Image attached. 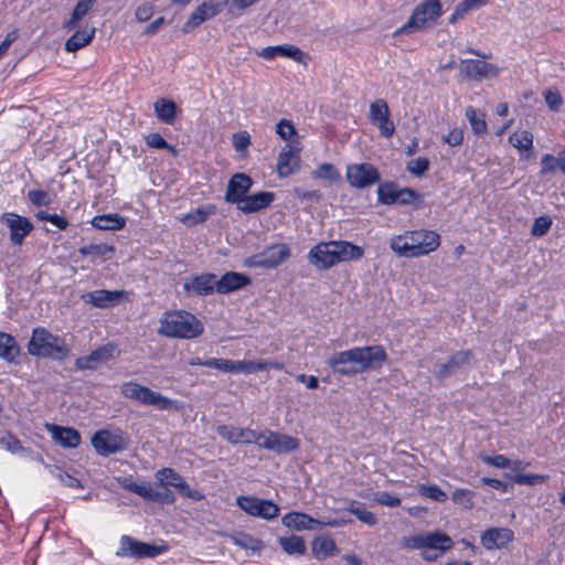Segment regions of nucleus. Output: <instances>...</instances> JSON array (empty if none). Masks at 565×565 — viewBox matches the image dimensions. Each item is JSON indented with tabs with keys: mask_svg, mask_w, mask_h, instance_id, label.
<instances>
[{
	"mask_svg": "<svg viewBox=\"0 0 565 565\" xmlns=\"http://www.w3.org/2000/svg\"><path fill=\"white\" fill-rule=\"evenodd\" d=\"M387 354L382 345L356 347L333 353L327 361L333 372L353 376L385 363Z\"/></svg>",
	"mask_w": 565,
	"mask_h": 565,
	"instance_id": "obj_1",
	"label": "nucleus"
},
{
	"mask_svg": "<svg viewBox=\"0 0 565 565\" xmlns=\"http://www.w3.org/2000/svg\"><path fill=\"white\" fill-rule=\"evenodd\" d=\"M362 247L347 241L321 242L308 253V260L318 269H329L332 266L362 258Z\"/></svg>",
	"mask_w": 565,
	"mask_h": 565,
	"instance_id": "obj_2",
	"label": "nucleus"
},
{
	"mask_svg": "<svg viewBox=\"0 0 565 565\" xmlns=\"http://www.w3.org/2000/svg\"><path fill=\"white\" fill-rule=\"evenodd\" d=\"M439 245V234L429 230L406 231L390 239V247L399 257L425 256L436 250Z\"/></svg>",
	"mask_w": 565,
	"mask_h": 565,
	"instance_id": "obj_3",
	"label": "nucleus"
},
{
	"mask_svg": "<svg viewBox=\"0 0 565 565\" xmlns=\"http://www.w3.org/2000/svg\"><path fill=\"white\" fill-rule=\"evenodd\" d=\"M158 333L173 339H194L204 331V326L193 313L185 310L164 312L160 320Z\"/></svg>",
	"mask_w": 565,
	"mask_h": 565,
	"instance_id": "obj_4",
	"label": "nucleus"
},
{
	"mask_svg": "<svg viewBox=\"0 0 565 565\" xmlns=\"http://www.w3.org/2000/svg\"><path fill=\"white\" fill-rule=\"evenodd\" d=\"M28 351L31 355L56 361L65 360L71 352L63 338L54 335L42 327L33 330Z\"/></svg>",
	"mask_w": 565,
	"mask_h": 565,
	"instance_id": "obj_5",
	"label": "nucleus"
},
{
	"mask_svg": "<svg viewBox=\"0 0 565 565\" xmlns=\"http://www.w3.org/2000/svg\"><path fill=\"white\" fill-rule=\"evenodd\" d=\"M403 545L412 550H422V557L431 562L444 552L450 550L454 542L450 536L441 532H429L403 539Z\"/></svg>",
	"mask_w": 565,
	"mask_h": 565,
	"instance_id": "obj_6",
	"label": "nucleus"
},
{
	"mask_svg": "<svg viewBox=\"0 0 565 565\" xmlns=\"http://www.w3.org/2000/svg\"><path fill=\"white\" fill-rule=\"evenodd\" d=\"M120 392L129 399L137 401L146 406H153L159 411H179L182 407L179 401L167 397L135 382L124 383L120 386Z\"/></svg>",
	"mask_w": 565,
	"mask_h": 565,
	"instance_id": "obj_7",
	"label": "nucleus"
},
{
	"mask_svg": "<svg viewBox=\"0 0 565 565\" xmlns=\"http://www.w3.org/2000/svg\"><path fill=\"white\" fill-rule=\"evenodd\" d=\"M441 13L439 0H426L414 9L411 18L398 32L418 31L429 28L437 22Z\"/></svg>",
	"mask_w": 565,
	"mask_h": 565,
	"instance_id": "obj_8",
	"label": "nucleus"
},
{
	"mask_svg": "<svg viewBox=\"0 0 565 565\" xmlns=\"http://www.w3.org/2000/svg\"><path fill=\"white\" fill-rule=\"evenodd\" d=\"M166 551H168V545L166 543H146L131 536L122 535L116 555L134 558H153Z\"/></svg>",
	"mask_w": 565,
	"mask_h": 565,
	"instance_id": "obj_9",
	"label": "nucleus"
},
{
	"mask_svg": "<svg viewBox=\"0 0 565 565\" xmlns=\"http://www.w3.org/2000/svg\"><path fill=\"white\" fill-rule=\"evenodd\" d=\"M290 256V248L287 244H275L266 249L244 259L247 268H275L282 264Z\"/></svg>",
	"mask_w": 565,
	"mask_h": 565,
	"instance_id": "obj_10",
	"label": "nucleus"
},
{
	"mask_svg": "<svg viewBox=\"0 0 565 565\" xmlns=\"http://www.w3.org/2000/svg\"><path fill=\"white\" fill-rule=\"evenodd\" d=\"M381 179L379 170L367 162L350 163L345 169V180L353 189L363 190L377 183Z\"/></svg>",
	"mask_w": 565,
	"mask_h": 565,
	"instance_id": "obj_11",
	"label": "nucleus"
},
{
	"mask_svg": "<svg viewBox=\"0 0 565 565\" xmlns=\"http://www.w3.org/2000/svg\"><path fill=\"white\" fill-rule=\"evenodd\" d=\"M236 503L245 513L264 520L277 518L280 511L273 501L252 495L237 497Z\"/></svg>",
	"mask_w": 565,
	"mask_h": 565,
	"instance_id": "obj_12",
	"label": "nucleus"
},
{
	"mask_svg": "<svg viewBox=\"0 0 565 565\" xmlns=\"http://www.w3.org/2000/svg\"><path fill=\"white\" fill-rule=\"evenodd\" d=\"M228 4V0H207L198 6L183 24L182 31L189 33L200 24L218 15Z\"/></svg>",
	"mask_w": 565,
	"mask_h": 565,
	"instance_id": "obj_13",
	"label": "nucleus"
},
{
	"mask_svg": "<svg viewBox=\"0 0 565 565\" xmlns=\"http://www.w3.org/2000/svg\"><path fill=\"white\" fill-rule=\"evenodd\" d=\"M156 480L160 486H171L179 490L180 493L194 501L204 499V494L199 490L192 489L188 482L173 469L162 468L156 472Z\"/></svg>",
	"mask_w": 565,
	"mask_h": 565,
	"instance_id": "obj_14",
	"label": "nucleus"
},
{
	"mask_svg": "<svg viewBox=\"0 0 565 565\" xmlns=\"http://www.w3.org/2000/svg\"><path fill=\"white\" fill-rule=\"evenodd\" d=\"M369 119L383 137L391 138L394 135L395 125L390 118L388 105L384 99L380 98L370 104Z\"/></svg>",
	"mask_w": 565,
	"mask_h": 565,
	"instance_id": "obj_15",
	"label": "nucleus"
},
{
	"mask_svg": "<svg viewBox=\"0 0 565 565\" xmlns=\"http://www.w3.org/2000/svg\"><path fill=\"white\" fill-rule=\"evenodd\" d=\"M460 75L468 79L494 78L499 75L500 68L495 64L479 60H462L459 66Z\"/></svg>",
	"mask_w": 565,
	"mask_h": 565,
	"instance_id": "obj_16",
	"label": "nucleus"
},
{
	"mask_svg": "<svg viewBox=\"0 0 565 565\" xmlns=\"http://www.w3.org/2000/svg\"><path fill=\"white\" fill-rule=\"evenodd\" d=\"M1 221L9 227L10 239L14 245H21L33 230V224L28 217L15 213H3Z\"/></svg>",
	"mask_w": 565,
	"mask_h": 565,
	"instance_id": "obj_17",
	"label": "nucleus"
},
{
	"mask_svg": "<svg viewBox=\"0 0 565 565\" xmlns=\"http://www.w3.org/2000/svg\"><path fill=\"white\" fill-rule=\"evenodd\" d=\"M472 359V353L469 350L457 351L449 356L446 362L436 363L433 369V374L437 379H445L455 374L458 370L469 364Z\"/></svg>",
	"mask_w": 565,
	"mask_h": 565,
	"instance_id": "obj_18",
	"label": "nucleus"
},
{
	"mask_svg": "<svg viewBox=\"0 0 565 565\" xmlns=\"http://www.w3.org/2000/svg\"><path fill=\"white\" fill-rule=\"evenodd\" d=\"M183 289L186 294L199 296L211 295L216 291V275L201 274L191 276L184 280Z\"/></svg>",
	"mask_w": 565,
	"mask_h": 565,
	"instance_id": "obj_19",
	"label": "nucleus"
},
{
	"mask_svg": "<svg viewBox=\"0 0 565 565\" xmlns=\"http://www.w3.org/2000/svg\"><path fill=\"white\" fill-rule=\"evenodd\" d=\"M253 185V180L245 173L234 174L228 184L225 193V201L238 205L239 202L246 196L247 192Z\"/></svg>",
	"mask_w": 565,
	"mask_h": 565,
	"instance_id": "obj_20",
	"label": "nucleus"
},
{
	"mask_svg": "<svg viewBox=\"0 0 565 565\" xmlns=\"http://www.w3.org/2000/svg\"><path fill=\"white\" fill-rule=\"evenodd\" d=\"M257 55L267 61L274 60L276 56H282L291 58L298 63H306V60L308 58V55L303 51L292 44L267 46L262 49Z\"/></svg>",
	"mask_w": 565,
	"mask_h": 565,
	"instance_id": "obj_21",
	"label": "nucleus"
},
{
	"mask_svg": "<svg viewBox=\"0 0 565 565\" xmlns=\"http://www.w3.org/2000/svg\"><path fill=\"white\" fill-rule=\"evenodd\" d=\"M513 537V532L508 527H491L481 534L480 541L482 546L490 551L505 547L512 542Z\"/></svg>",
	"mask_w": 565,
	"mask_h": 565,
	"instance_id": "obj_22",
	"label": "nucleus"
},
{
	"mask_svg": "<svg viewBox=\"0 0 565 565\" xmlns=\"http://www.w3.org/2000/svg\"><path fill=\"white\" fill-rule=\"evenodd\" d=\"M45 429L55 443L65 448H76L81 444V435L74 428L45 424Z\"/></svg>",
	"mask_w": 565,
	"mask_h": 565,
	"instance_id": "obj_23",
	"label": "nucleus"
},
{
	"mask_svg": "<svg viewBox=\"0 0 565 565\" xmlns=\"http://www.w3.org/2000/svg\"><path fill=\"white\" fill-rule=\"evenodd\" d=\"M249 282L250 279L246 275L228 271L224 274L220 279H216V292L222 295L230 294L244 288Z\"/></svg>",
	"mask_w": 565,
	"mask_h": 565,
	"instance_id": "obj_24",
	"label": "nucleus"
},
{
	"mask_svg": "<svg viewBox=\"0 0 565 565\" xmlns=\"http://www.w3.org/2000/svg\"><path fill=\"white\" fill-rule=\"evenodd\" d=\"M299 167V157L290 145H285L277 159V173L280 178L292 174Z\"/></svg>",
	"mask_w": 565,
	"mask_h": 565,
	"instance_id": "obj_25",
	"label": "nucleus"
},
{
	"mask_svg": "<svg viewBox=\"0 0 565 565\" xmlns=\"http://www.w3.org/2000/svg\"><path fill=\"white\" fill-rule=\"evenodd\" d=\"M275 199L273 192H258L252 195H246L242 202L238 203L237 209L243 213H254L267 207Z\"/></svg>",
	"mask_w": 565,
	"mask_h": 565,
	"instance_id": "obj_26",
	"label": "nucleus"
},
{
	"mask_svg": "<svg viewBox=\"0 0 565 565\" xmlns=\"http://www.w3.org/2000/svg\"><path fill=\"white\" fill-rule=\"evenodd\" d=\"M284 526L296 531L313 530L315 526H320L321 521H318L310 515L302 512H289L281 519Z\"/></svg>",
	"mask_w": 565,
	"mask_h": 565,
	"instance_id": "obj_27",
	"label": "nucleus"
},
{
	"mask_svg": "<svg viewBox=\"0 0 565 565\" xmlns=\"http://www.w3.org/2000/svg\"><path fill=\"white\" fill-rule=\"evenodd\" d=\"M217 434L232 444H252L255 430L249 428H239L228 425H221L217 427Z\"/></svg>",
	"mask_w": 565,
	"mask_h": 565,
	"instance_id": "obj_28",
	"label": "nucleus"
},
{
	"mask_svg": "<svg viewBox=\"0 0 565 565\" xmlns=\"http://www.w3.org/2000/svg\"><path fill=\"white\" fill-rule=\"evenodd\" d=\"M269 438L271 443L266 445V449L278 454L290 452L299 447V440L286 434L271 431Z\"/></svg>",
	"mask_w": 565,
	"mask_h": 565,
	"instance_id": "obj_29",
	"label": "nucleus"
},
{
	"mask_svg": "<svg viewBox=\"0 0 565 565\" xmlns=\"http://www.w3.org/2000/svg\"><path fill=\"white\" fill-rule=\"evenodd\" d=\"M335 552L337 545L330 535H320L312 541V555L317 559H326Z\"/></svg>",
	"mask_w": 565,
	"mask_h": 565,
	"instance_id": "obj_30",
	"label": "nucleus"
},
{
	"mask_svg": "<svg viewBox=\"0 0 565 565\" xmlns=\"http://www.w3.org/2000/svg\"><path fill=\"white\" fill-rule=\"evenodd\" d=\"M117 481L126 489L132 491L134 493L140 495L141 498L153 501V499H157V489L150 483V482H141L136 483L131 479L124 478L119 479L117 478Z\"/></svg>",
	"mask_w": 565,
	"mask_h": 565,
	"instance_id": "obj_31",
	"label": "nucleus"
},
{
	"mask_svg": "<svg viewBox=\"0 0 565 565\" xmlns=\"http://www.w3.org/2000/svg\"><path fill=\"white\" fill-rule=\"evenodd\" d=\"M216 206L207 204L204 206L196 207L180 217V221L186 226H193L200 223H204L211 215L215 214Z\"/></svg>",
	"mask_w": 565,
	"mask_h": 565,
	"instance_id": "obj_32",
	"label": "nucleus"
},
{
	"mask_svg": "<svg viewBox=\"0 0 565 565\" xmlns=\"http://www.w3.org/2000/svg\"><path fill=\"white\" fill-rule=\"evenodd\" d=\"M157 118L164 124H172L177 116V104L173 100L160 98L153 104Z\"/></svg>",
	"mask_w": 565,
	"mask_h": 565,
	"instance_id": "obj_33",
	"label": "nucleus"
},
{
	"mask_svg": "<svg viewBox=\"0 0 565 565\" xmlns=\"http://www.w3.org/2000/svg\"><path fill=\"white\" fill-rule=\"evenodd\" d=\"M20 353L15 339L4 332H0V358L7 362H13Z\"/></svg>",
	"mask_w": 565,
	"mask_h": 565,
	"instance_id": "obj_34",
	"label": "nucleus"
},
{
	"mask_svg": "<svg viewBox=\"0 0 565 565\" xmlns=\"http://www.w3.org/2000/svg\"><path fill=\"white\" fill-rule=\"evenodd\" d=\"M533 135L527 130H520L513 132L509 137V142L518 149L520 154L525 158H529V154H524L530 152L533 148Z\"/></svg>",
	"mask_w": 565,
	"mask_h": 565,
	"instance_id": "obj_35",
	"label": "nucleus"
},
{
	"mask_svg": "<svg viewBox=\"0 0 565 565\" xmlns=\"http://www.w3.org/2000/svg\"><path fill=\"white\" fill-rule=\"evenodd\" d=\"M311 177L318 180L329 181L331 184H341L342 177L331 163H322L312 171Z\"/></svg>",
	"mask_w": 565,
	"mask_h": 565,
	"instance_id": "obj_36",
	"label": "nucleus"
},
{
	"mask_svg": "<svg viewBox=\"0 0 565 565\" xmlns=\"http://www.w3.org/2000/svg\"><path fill=\"white\" fill-rule=\"evenodd\" d=\"M130 438L121 429H108V454L118 452L127 449Z\"/></svg>",
	"mask_w": 565,
	"mask_h": 565,
	"instance_id": "obj_37",
	"label": "nucleus"
},
{
	"mask_svg": "<svg viewBox=\"0 0 565 565\" xmlns=\"http://www.w3.org/2000/svg\"><path fill=\"white\" fill-rule=\"evenodd\" d=\"M280 547L289 555H303L306 553V544L302 537L290 535L278 537Z\"/></svg>",
	"mask_w": 565,
	"mask_h": 565,
	"instance_id": "obj_38",
	"label": "nucleus"
},
{
	"mask_svg": "<svg viewBox=\"0 0 565 565\" xmlns=\"http://www.w3.org/2000/svg\"><path fill=\"white\" fill-rule=\"evenodd\" d=\"M95 30L84 29L73 34L65 43V50L67 52H75L84 45L88 44L93 39Z\"/></svg>",
	"mask_w": 565,
	"mask_h": 565,
	"instance_id": "obj_39",
	"label": "nucleus"
},
{
	"mask_svg": "<svg viewBox=\"0 0 565 565\" xmlns=\"http://www.w3.org/2000/svg\"><path fill=\"white\" fill-rule=\"evenodd\" d=\"M95 0H79L75 6L73 13L68 21L64 23V29L72 31L76 28L77 23L85 17L92 9Z\"/></svg>",
	"mask_w": 565,
	"mask_h": 565,
	"instance_id": "obj_40",
	"label": "nucleus"
},
{
	"mask_svg": "<svg viewBox=\"0 0 565 565\" xmlns=\"http://www.w3.org/2000/svg\"><path fill=\"white\" fill-rule=\"evenodd\" d=\"M465 115L475 134L480 135L487 131V122L482 113L469 106L466 108Z\"/></svg>",
	"mask_w": 565,
	"mask_h": 565,
	"instance_id": "obj_41",
	"label": "nucleus"
},
{
	"mask_svg": "<svg viewBox=\"0 0 565 565\" xmlns=\"http://www.w3.org/2000/svg\"><path fill=\"white\" fill-rule=\"evenodd\" d=\"M105 355V348H100L87 356L78 358L75 362V365L79 370L94 369L98 363H100L104 360Z\"/></svg>",
	"mask_w": 565,
	"mask_h": 565,
	"instance_id": "obj_42",
	"label": "nucleus"
},
{
	"mask_svg": "<svg viewBox=\"0 0 565 565\" xmlns=\"http://www.w3.org/2000/svg\"><path fill=\"white\" fill-rule=\"evenodd\" d=\"M0 447L11 454H20L25 451V448L22 446L21 441L10 431L0 433Z\"/></svg>",
	"mask_w": 565,
	"mask_h": 565,
	"instance_id": "obj_43",
	"label": "nucleus"
},
{
	"mask_svg": "<svg viewBox=\"0 0 565 565\" xmlns=\"http://www.w3.org/2000/svg\"><path fill=\"white\" fill-rule=\"evenodd\" d=\"M505 478L511 479L513 482L518 484L525 486H534L536 483H542L548 479L546 475H536V473H505Z\"/></svg>",
	"mask_w": 565,
	"mask_h": 565,
	"instance_id": "obj_44",
	"label": "nucleus"
},
{
	"mask_svg": "<svg viewBox=\"0 0 565 565\" xmlns=\"http://www.w3.org/2000/svg\"><path fill=\"white\" fill-rule=\"evenodd\" d=\"M473 498L475 492L465 488H458L451 493L452 501L466 510H471L473 508Z\"/></svg>",
	"mask_w": 565,
	"mask_h": 565,
	"instance_id": "obj_45",
	"label": "nucleus"
},
{
	"mask_svg": "<svg viewBox=\"0 0 565 565\" xmlns=\"http://www.w3.org/2000/svg\"><path fill=\"white\" fill-rule=\"evenodd\" d=\"M232 540L235 545L245 550L257 552L263 548V542L249 534H237L234 535Z\"/></svg>",
	"mask_w": 565,
	"mask_h": 565,
	"instance_id": "obj_46",
	"label": "nucleus"
},
{
	"mask_svg": "<svg viewBox=\"0 0 565 565\" xmlns=\"http://www.w3.org/2000/svg\"><path fill=\"white\" fill-rule=\"evenodd\" d=\"M262 371H265V365L263 364V360H255V361H236V360H234L233 373L252 374V373L262 372Z\"/></svg>",
	"mask_w": 565,
	"mask_h": 565,
	"instance_id": "obj_47",
	"label": "nucleus"
},
{
	"mask_svg": "<svg viewBox=\"0 0 565 565\" xmlns=\"http://www.w3.org/2000/svg\"><path fill=\"white\" fill-rule=\"evenodd\" d=\"M345 511L355 515L359 521H361L362 523H364L369 526H373L377 523V518L375 516L374 513H372L371 511L364 510L360 505H356L354 503L350 504L345 509Z\"/></svg>",
	"mask_w": 565,
	"mask_h": 565,
	"instance_id": "obj_48",
	"label": "nucleus"
},
{
	"mask_svg": "<svg viewBox=\"0 0 565 565\" xmlns=\"http://www.w3.org/2000/svg\"><path fill=\"white\" fill-rule=\"evenodd\" d=\"M379 201L384 204L396 203V196H398V189L392 183L380 184L377 188Z\"/></svg>",
	"mask_w": 565,
	"mask_h": 565,
	"instance_id": "obj_49",
	"label": "nucleus"
},
{
	"mask_svg": "<svg viewBox=\"0 0 565 565\" xmlns=\"http://www.w3.org/2000/svg\"><path fill=\"white\" fill-rule=\"evenodd\" d=\"M418 492L420 495L433 499L437 502H445L447 499L446 492L435 484H419Z\"/></svg>",
	"mask_w": 565,
	"mask_h": 565,
	"instance_id": "obj_50",
	"label": "nucleus"
},
{
	"mask_svg": "<svg viewBox=\"0 0 565 565\" xmlns=\"http://www.w3.org/2000/svg\"><path fill=\"white\" fill-rule=\"evenodd\" d=\"M487 2H488V0H463L456 7V9L450 18V21L454 22L456 19L462 17L470 10H472L475 8L482 7Z\"/></svg>",
	"mask_w": 565,
	"mask_h": 565,
	"instance_id": "obj_51",
	"label": "nucleus"
},
{
	"mask_svg": "<svg viewBox=\"0 0 565 565\" xmlns=\"http://www.w3.org/2000/svg\"><path fill=\"white\" fill-rule=\"evenodd\" d=\"M557 169L561 170V154L556 158L552 154H544L541 159V174L554 173Z\"/></svg>",
	"mask_w": 565,
	"mask_h": 565,
	"instance_id": "obj_52",
	"label": "nucleus"
},
{
	"mask_svg": "<svg viewBox=\"0 0 565 565\" xmlns=\"http://www.w3.org/2000/svg\"><path fill=\"white\" fill-rule=\"evenodd\" d=\"M204 366L215 369L224 373H233L234 360L211 358L204 361Z\"/></svg>",
	"mask_w": 565,
	"mask_h": 565,
	"instance_id": "obj_53",
	"label": "nucleus"
},
{
	"mask_svg": "<svg viewBox=\"0 0 565 565\" xmlns=\"http://www.w3.org/2000/svg\"><path fill=\"white\" fill-rule=\"evenodd\" d=\"M428 169L429 160L423 157L408 161L406 166V170L416 177H422Z\"/></svg>",
	"mask_w": 565,
	"mask_h": 565,
	"instance_id": "obj_54",
	"label": "nucleus"
},
{
	"mask_svg": "<svg viewBox=\"0 0 565 565\" xmlns=\"http://www.w3.org/2000/svg\"><path fill=\"white\" fill-rule=\"evenodd\" d=\"M28 199L35 206H49L52 203L49 192L44 190H30Z\"/></svg>",
	"mask_w": 565,
	"mask_h": 565,
	"instance_id": "obj_55",
	"label": "nucleus"
},
{
	"mask_svg": "<svg viewBox=\"0 0 565 565\" xmlns=\"http://www.w3.org/2000/svg\"><path fill=\"white\" fill-rule=\"evenodd\" d=\"M276 132L281 139L286 141L290 140L294 136L297 135L294 124L287 119H280L277 122Z\"/></svg>",
	"mask_w": 565,
	"mask_h": 565,
	"instance_id": "obj_56",
	"label": "nucleus"
},
{
	"mask_svg": "<svg viewBox=\"0 0 565 565\" xmlns=\"http://www.w3.org/2000/svg\"><path fill=\"white\" fill-rule=\"evenodd\" d=\"M373 501L381 505L390 507V508H396L399 507L402 503V500L398 495L392 494L390 492H379L375 493L373 497Z\"/></svg>",
	"mask_w": 565,
	"mask_h": 565,
	"instance_id": "obj_57",
	"label": "nucleus"
},
{
	"mask_svg": "<svg viewBox=\"0 0 565 565\" xmlns=\"http://www.w3.org/2000/svg\"><path fill=\"white\" fill-rule=\"evenodd\" d=\"M146 142L149 147L154 149H168L175 153V148L169 145L163 137L158 132H151L146 137Z\"/></svg>",
	"mask_w": 565,
	"mask_h": 565,
	"instance_id": "obj_58",
	"label": "nucleus"
},
{
	"mask_svg": "<svg viewBox=\"0 0 565 565\" xmlns=\"http://www.w3.org/2000/svg\"><path fill=\"white\" fill-rule=\"evenodd\" d=\"M551 225L552 220L548 216L536 217L532 225L531 233L533 236H543L547 233Z\"/></svg>",
	"mask_w": 565,
	"mask_h": 565,
	"instance_id": "obj_59",
	"label": "nucleus"
},
{
	"mask_svg": "<svg viewBox=\"0 0 565 565\" xmlns=\"http://www.w3.org/2000/svg\"><path fill=\"white\" fill-rule=\"evenodd\" d=\"M92 445L97 454L106 456V429H100L94 434Z\"/></svg>",
	"mask_w": 565,
	"mask_h": 565,
	"instance_id": "obj_60",
	"label": "nucleus"
},
{
	"mask_svg": "<svg viewBox=\"0 0 565 565\" xmlns=\"http://www.w3.org/2000/svg\"><path fill=\"white\" fill-rule=\"evenodd\" d=\"M83 298L86 302H90L97 308H106V290L88 292Z\"/></svg>",
	"mask_w": 565,
	"mask_h": 565,
	"instance_id": "obj_61",
	"label": "nucleus"
},
{
	"mask_svg": "<svg viewBox=\"0 0 565 565\" xmlns=\"http://www.w3.org/2000/svg\"><path fill=\"white\" fill-rule=\"evenodd\" d=\"M481 459L484 463L500 469L508 468L511 465V460L503 455L482 456Z\"/></svg>",
	"mask_w": 565,
	"mask_h": 565,
	"instance_id": "obj_62",
	"label": "nucleus"
},
{
	"mask_svg": "<svg viewBox=\"0 0 565 565\" xmlns=\"http://www.w3.org/2000/svg\"><path fill=\"white\" fill-rule=\"evenodd\" d=\"M55 477L60 480V482L66 487L70 488H81V481L76 479L75 477L68 475L65 471H62L61 469H55Z\"/></svg>",
	"mask_w": 565,
	"mask_h": 565,
	"instance_id": "obj_63",
	"label": "nucleus"
},
{
	"mask_svg": "<svg viewBox=\"0 0 565 565\" xmlns=\"http://www.w3.org/2000/svg\"><path fill=\"white\" fill-rule=\"evenodd\" d=\"M544 97H545V102H546L547 106L552 110H558V108L563 104V98L558 92L547 90L544 94Z\"/></svg>",
	"mask_w": 565,
	"mask_h": 565,
	"instance_id": "obj_64",
	"label": "nucleus"
}]
</instances>
